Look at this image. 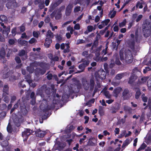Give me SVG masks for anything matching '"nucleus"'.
I'll return each instance as SVG.
<instances>
[{"instance_id": "32", "label": "nucleus", "mask_w": 151, "mask_h": 151, "mask_svg": "<svg viewBox=\"0 0 151 151\" xmlns=\"http://www.w3.org/2000/svg\"><path fill=\"white\" fill-rule=\"evenodd\" d=\"M46 36L47 37H48L52 39L54 37L53 33L51 31V30H48L47 34Z\"/></svg>"}, {"instance_id": "29", "label": "nucleus", "mask_w": 151, "mask_h": 151, "mask_svg": "<svg viewBox=\"0 0 151 151\" xmlns=\"http://www.w3.org/2000/svg\"><path fill=\"white\" fill-rule=\"evenodd\" d=\"M57 6L58 5L55 2L53 4H52L50 6L49 11L50 12H52Z\"/></svg>"}, {"instance_id": "13", "label": "nucleus", "mask_w": 151, "mask_h": 151, "mask_svg": "<svg viewBox=\"0 0 151 151\" xmlns=\"http://www.w3.org/2000/svg\"><path fill=\"white\" fill-rule=\"evenodd\" d=\"M18 55L20 57L24 56V57L22 58V59L23 60H26L28 57L27 52H26L25 50L23 49L19 52Z\"/></svg>"}, {"instance_id": "28", "label": "nucleus", "mask_w": 151, "mask_h": 151, "mask_svg": "<svg viewBox=\"0 0 151 151\" xmlns=\"http://www.w3.org/2000/svg\"><path fill=\"white\" fill-rule=\"evenodd\" d=\"M98 111L99 114L101 116H102L104 115V108L102 106H99Z\"/></svg>"}, {"instance_id": "2", "label": "nucleus", "mask_w": 151, "mask_h": 151, "mask_svg": "<svg viewBox=\"0 0 151 151\" xmlns=\"http://www.w3.org/2000/svg\"><path fill=\"white\" fill-rule=\"evenodd\" d=\"M55 104L53 102L50 105H47L46 107L43 109V111L44 114L42 115V119H46L49 116V110L53 109L55 107Z\"/></svg>"}, {"instance_id": "17", "label": "nucleus", "mask_w": 151, "mask_h": 151, "mask_svg": "<svg viewBox=\"0 0 151 151\" xmlns=\"http://www.w3.org/2000/svg\"><path fill=\"white\" fill-rule=\"evenodd\" d=\"M46 72V70L45 69H42L39 68L36 69L35 74L36 75H38L40 74L43 75Z\"/></svg>"}, {"instance_id": "23", "label": "nucleus", "mask_w": 151, "mask_h": 151, "mask_svg": "<svg viewBox=\"0 0 151 151\" xmlns=\"http://www.w3.org/2000/svg\"><path fill=\"white\" fill-rule=\"evenodd\" d=\"M4 29L2 30V32L3 35H5L6 36H7L10 31V27L9 26Z\"/></svg>"}, {"instance_id": "39", "label": "nucleus", "mask_w": 151, "mask_h": 151, "mask_svg": "<svg viewBox=\"0 0 151 151\" xmlns=\"http://www.w3.org/2000/svg\"><path fill=\"white\" fill-rule=\"evenodd\" d=\"M127 45L131 50H132V40L131 39L127 41Z\"/></svg>"}, {"instance_id": "18", "label": "nucleus", "mask_w": 151, "mask_h": 151, "mask_svg": "<svg viewBox=\"0 0 151 151\" xmlns=\"http://www.w3.org/2000/svg\"><path fill=\"white\" fill-rule=\"evenodd\" d=\"M52 39L48 37L46 38L45 40V42L44 44L45 46L47 48L49 47L50 45V44L52 43Z\"/></svg>"}, {"instance_id": "47", "label": "nucleus", "mask_w": 151, "mask_h": 151, "mask_svg": "<svg viewBox=\"0 0 151 151\" xmlns=\"http://www.w3.org/2000/svg\"><path fill=\"white\" fill-rule=\"evenodd\" d=\"M119 56L120 59L122 61L124 60V53L121 50L119 52Z\"/></svg>"}, {"instance_id": "35", "label": "nucleus", "mask_w": 151, "mask_h": 151, "mask_svg": "<svg viewBox=\"0 0 151 151\" xmlns=\"http://www.w3.org/2000/svg\"><path fill=\"white\" fill-rule=\"evenodd\" d=\"M124 109L126 112L129 113H130L132 112V109L129 107L127 106H124Z\"/></svg>"}, {"instance_id": "53", "label": "nucleus", "mask_w": 151, "mask_h": 151, "mask_svg": "<svg viewBox=\"0 0 151 151\" xmlns=\"http://www.w3.org/2000/svg\"><path fill=\"white\" fill-rule=\"evenodd\" d=\"M15 60L18 64L20 63L21 62V60L20 58L18 56L16 57L15 58Z\"/></svg>"}, {"instance_id": "58", "label": "nucleus", "mask_w": 151, "mask_h": 151, "mask_svg": "<svg viewBox=\"0 0 151 151\" xmlns=\"http://www.w3.org/2000/svg\"><path fill=\"white\" fill-rule=\"evenodd\" d=\"M65 8V7L64 5L62 6L57 10V11L61 13L62 11L64 10Z\"/></svg>"}, {"instance_id": "50", "label": "nucleus", "mask_w": 151, "mask_h": 151, "mask_svg": "<svg viewBox=\"0 0 151 151\" xmlns=\"http://www.w3.org/2000/svg\"><path fill=\"white\" fill-rule=\"evenodd\" d=\"M110 20L109 19H107L103 21L101 23L104 24L105 26L107 25L109 22Z\"/></svg>"}, {"instance_id": "1", "label": "nucleus", "mask_w": 151, "mask_h": 151, "mask_svg": "<svg viewBox=\"0 0 151 151\" xmlns=\"http://www.w3.org/2000/svg\"><path fill=\"white\" fill-rule=\"evenodd\" d=\"M82 82L83 88L85 90L88 91L89 88L90 91H93L95 84L93 79H91L89 81L85 78H83Z\"/></svg>"}, {"instance_id": "24", "label": "nucleus", "mask_w": 151, "mask_h": 151, "mask_svg": "<svg viewBox=\"0 0 151 151\" xmlns=\"http://www.w3.org/2000/svg\"><path fill=\"white\" fill-rule=\"evenodd\" d=\"M133 90L136 93L140 92L139 88V86H138L136 84V83H133Z\"/></svg>"}, {"instance_id": "54", "label": "nucleus", "mask_w": 151, "mask_h": 151, "mask_svg": "<svg viewBox=\"0 0 151 151\" xmlns=\"http://www.w3.org/2000/svg\"><path fill=\"white\" fill-rule=\"evenodd\" d=\"M17 28L16 27H14L12 29L11 32L13 35L14 36L16 34Z\"/></svg>"}, {"instance_id": "11", "label": "nucleus", "mask_w": 151, "mask_h": 151, "mask_svg": "<svg viewBox=\"0 0 151 151\" xmlns=\"http://www.w3.org/2000/svg\"><path fill=\"white\" fill-rule=\"evenodd\" d=\"M36 136L38 137H43L46 134V132L45 131L41 130L40 129H37L35 133Z\"/></svg>"}, {"instance_id": "57", "label": "nucleus", "mask_w": 151, "mask_h": 151, "mask_svg": "<svg viewBox=\"0 0 151 151\" xmlns=\"http://www.w3.org/2000/svg\"><path fill=\"white\" fill-rule=\"evenodd\" d=\"M56 38L58 42L60 41L62 39V36L60 35H57L56 36Z\"/></svg>"}, {"instance_id": "42", "label": "nucleus", "mask_w": 151, "mask_h": 151, "mask_svg": "<svg viewBox=\"0 0 151 151\" xmlns=\"http://www.w3.org/2000/svg\"><path fill=\"white\" fill-rule=\"evenodd\" d=\"M0 19L3 22H5L7 21V17L4 15H1L0 16Z\"/></svg>"}, {"instance_id": "46", "label": "nucleus", "mask_w": 151, "mask_h": 151, "mask_svg": "<svg viewBox=\"0 0 151 151\" xmlns=\"http://www.w3.org/2000/svg\"><path fill=\"white\" fill-rule=\"evenodd\" d=\"M7 95L3 96L2 95L3 97H4L3 99L4 101L6 103H8L9 101V97Z\"/></svg>"}, {"instance_id": "26", "label": "nucleus", "mask_w": 151, "mask_h": 151, "mask_svg": "<svg viewBox=\"0 0 151 151\" xmlns=\"http://www.w3.org/2000/svg\"><path fill=\"white\" fill-rule=\"evenodd\" d=\"M150 23L149 21L147 20L143 22L142 25L143 29H145L147 28H149L150 27Z\"/></svg>"}, {"instance_id": "19", "label": "nucleus", "mask_w": 151, "mask_h": 151, "mask_svg": "<svg viewBox=\"0 0 151 151\" xmlns=\"http://www.w3.org/2000/svg\"><path fill=\"white\" fill-rule=\"evenodd\" d=\"M121 88L119 87L115 88L113 91L114 96L117 98L118 96V94L121 92Z\"/></svg>"}, {"instance_id": "56", "label": "nucleus", "mask_w": 151, "mask_h": 151, "mask_svg": "<svg viewBox=\"0 0 151 151\" xmlns=\"http://www.w3.org/2000/svg\"><path fill=\"white\" fill-rule=\"evenodd\" d=\"M88 145L89 146H96L95 143L93 142L91 140H89L88 142Z\"/></svg>"}, {"instance_id": "33", "label": "nucleus", "mask_w": 151, "mask_h": 151, "mask_svg": "<svg viewBox=\"0 0 151 151\" xmlns=\"http://www.w3.org/2000/svg\"><path fill=\"white\" fill-rule=\"evenodd\" d=\"M19 43L22 46H26L28 44V42L24 40H20L19 41Z\"/></svg>"}, {"instance_id": "60", "label": "nucleus", "mask_w": 151, "mask_h": 151, "mask_svg": "<svg viewBox=\"0 0 151 151\" xmlns=\"http://www.w3.org/2000/svg\"><path fill=\"white\" fill-rule=\"evenodd\" d=\"M87 29L88 32H91L93 29V27L92 26L89 25L88 26Z\"/></svg>"}, {"instance_id": "64", "label": "nucleus", "mask_w": 151, "mask_h": 151, "mask_svg": "<svg viewBox=\"0 0 151 151\" xmlns=\"http://www.w3.org/2000/svg\"><path fill=\"white\" fill-rule=\"evenodd\" d=\"M74 28L75 29L79 30L80 29V26L79 24H76L74 27Z\"/></svg>"}, {"instance_id": "21", "label": "nucleus", "mask_w": 151, "mask_h": 151, "mask_svg": "<svg viewBox=\"0 0 151 151\" xmlns=\"http://www.w3.org/2000/svg\"><path fill=\"white\" fill-rule=\"evenodd\" d=\"M8 71V69L6 68H4L3 70V77L4 78H8L10 76L11 72L9 71H7L6 73L4 72L5 71Z\"/></svg>"}, {"instance_id": "63", "label": "nucleus", "mask_w": 151, "mask_h": 151, "mask_svg": "<svg viewBox=\"0 0 151 151\" xmlns=\"http://www.w3.org/2000/svg\"><path fill=\"white\" fill-rule=\"evenodd\" d=\"M81 7L79 6H76L74 9V11L75 12H78L80 10Z\"/></svg>"}, {"instance_id": "9", "label": "nucleus", "mask_w": 151, "mask_h": 151, "mask_svg": "<svg viewBox=\"0 0 151 151\" xmlns=\"http://www.w3.org/2000/svg\"><path fill=\"white\" fill-rule=\"evenodd\" d=\"M17 3L15 0H11L6 3V6L8 9H10L17 7Z\"/></svg>"}, {"instance_id": "16", "label": "nucleus", "mask_w": 151, "mask_h": 151, "mask_svg": "<svg viewBox=\"0 0 151 151\" xmlns=\"http://www.w3.org/2000/svg\"><path fill=\"white\" fill-rule=\"evenodd\" d=\"M122 96L124 99H127L130 97L129 94V91L127 89H125L122 93Z\"/></svg>"}, {"instance_id": "37", "label": "nucleus", "mask_w": 151, "mask_h": 151, "mask_svg": "<svg viewBox=\"0 0 151 151\" xmlns=\"http://www.w3.org/2000/svg\"><path fill=\"white\" fill-rule=\"evenodd\" d=\"M126 130H123L121 132V134L119 135L118 138H119L123 137L124 136L125 137L126 134Z\"/></svg>"}, {"instance_id": "14", "label": "nucleus", "mask_w": 151, "mask_h": 151, "mask_svg": "<svg viewBox=\"0 0 151 151\" xmlns=\"http://www.w3.org/2000/svg\"><path fill=\"white\" fill-rule=\"evenodd\" d=\"M47 85L46 84H43L40 88L37 89V94L40 96L42 95L44 92L45 89L46 88Z\"/></svg>"}, {"instance_id": "45", "label": "nucleus", "mask_w": 151, "mask_h": 151, "mask_svg": "<svg viewBox=\"0 0 151 151\" xmlns=\"http://www.w3.org/2000/svg\"><path fill=\"white\" fill-rule=\"evenodd\" d=\"M142 4V3L138 1L137 3L136 6L137 8L138 7L139 9H142L143 8Z\"/></svg>"}, {"instance_id": "61", "label": "nucleus", "mask_w": 151, "mask_h": 151, "mask_svg": "<svg viewBox=\"0 0 151 151\" xmlns=\"http://www.w3.org/2000/svg\"><path fill=\"white\" fill-rule=\"evenodd\" d=\"M143 17V16L142 14L139 15L138 16H137V18H136L135 21L136 22H139V21L141 20Z\"/></svg>"}, {"instance_id": "15", "label": "nucleus", "mask_w": 151, "mask_h": 151, "mask_svg": "<svg viewBox=\"0 0 151 151\" xmlns=\"http://www.w3.org/2000/svg\"><path fill=\"white\" fill-rule=\"evenodd\" d=\"M147 79V77H143L141 79H138L137 82L135 83H136V84L138 86H139L145 83Z\"/></svg>"}, {"instance_id": "25", "label": "nucleus", "mask_w": 151, "mask_h": 151, "mask_svg": "<svg viewBox=\"0 0 151 151\" xmlns=\"http://www.w3.org/2000/svg\"><path fill=\"white\" fill-rule=\"evenodd\" d=\"M118 109H119L116 106H111L110 109V111L111 113L113 114H115L116 112Z\"/></svg>"}, {"instance_id": "3", "label": "nucleus", "mask_w": 151, "mask_h": 151, "mask_svg": "<svg viewBox=\"0 0 151 151\" xmlns=\"http://www.w3.org/2000/svg\"><path fill=\"white\" fill-rule=\"evenodd\" d=\"M142 74L141 72V69L135 67L133 69V82L136 80L138 77L141 76Z\"/></svg>"}, {"instance_id": "12", "label": "nucleus", "mask_w": 151, "mask_h": 151, "mask_svg": "<svg viewBox=\"0 0 151 151\" xmlns=\"http://www.w3.org/2000/svg\"><path fill=\"white\" fill-rule=\"evenodd\" d=\"M89 63V61H84L82 63L79 65L78 68L81 69L82 71H83L84 70L85 67L88 65Z\"/></svg>"}, {"instance_id": "20", "label": "nucleus", "mask_w": 151, "mask_h": 151, "mask_svg": "<svg viewBox=\"0 0 151 151\" xmlns=\"http://www.w3.org/2000/svg\"><path fill=\"white\" fill-rule=\"evenodd\" d=\"M150 32L149 28H147L145 29H142V32L144 37H148L150 36Z\"/></svg>"}, {"instance_id": "27", "label": "nucleus", "mask_w": 151, "mask_h": 151, "mask_svg": "<svg viewBox=\"0 0 151 151\" xmlns=\"http://www.w3.org/2000/svg\"><path fill=\"white\" fill-rule=\"evenodd\" d=\"M127 74V73H122L117 74L116 76V78L117 80H120Z\"/></svg>"}, {"instance_id": "38", "label": "nucleus", "mask_w": 151, "mask_h": 151, "mask_svg": "<svg viewBox=\"0 0 151 151\" xmlns=\"http://www.w3.org/2000/svg\"><path fill=\"white\" fill-rule=\"evenodd\" d=\"M126 23V19H124L122 22L119 23V26L120 27H123L125 25Z\"/></svg>"}, {"instance_id": "6", "label": "nucleus", "mask_w": 151, "mask_h": 151, "mask_svg": "<svg viewBox=\"0 0 151 151\" xmlns=\"http://www.w3.org/2000/svg\"><path fill=\"white\" fill-rule=\"evenodd\" d=\"M106 73L103 69L99 70L97 73H96L95 77L99 79H104L106 78Z\"/></svg>"}, {"instance_id": "59", "label": "nucleus", "mask_w": 151, "mask_h": 151, "mask_svg": "<svg viewBox=\"0 0 151 151\" xmlns=\"http://www.w3.org/2000/svg\"><path fill=\"white\" fill-rule=\"evenodd\" d=\"M141 94V92H138L136 93L135 97L136 99H138L139 97L140 96Z\"/></svg>"}, {"instance_id": "31", "label": "nucleus", "mask_w": 151, "mask_h": 151, "mask_svg": "<svg viewBox=\"0 0 151 151\" xmlns=\"http://www.w3.org/2000/svg\"><path fill=\"white\" fill-rule=\"evenodd\" d=\"M44 92L47 95H50L52 93V90L51 88L47 87L45 89Z\"/></svg>"}, {"instance_id": "44", "label": "nucleus", "mask_w": 151, "mask_h": 151, "mask_svg": "<svg viewBox=\"0 0 151 151\" xmlns=\"http://www.w3.org/2000/svg\"><path fill=\"white\" fill-rule=\"evenodd\" d=\"M37 40L35 38L32 37L29 41V43L30 44H32L34 43H36Z\"/></svg>"}, {"instance_id": "7", "label": "nucleus", "mask_w": 151, "mask_h": 151, "mask_svg": "<svg viewBox=\"0 0 151 151\" xmlns=\"http://www.w3.org/2000/svg\"><path fill=\"white\" fill-rule=\"evenodd\" d=\"M20 111L22 115L24 116L27 115L28 111L26 108V104L23 101L20 102Z\"/></svg>"}, {"instance_id": "62", "label": "nucleus", "mask_w": 151, "mask_h": 151, "mask_svg": "<svg viewBox=\"0 0 151 151\" xmlns=\"http://www.w3.org/2000/svg\"><path fill=\"white\" fill-rule=\"evenodd\" d=\"M98 44L99 41L94 40L92 45V47H96L98 46Z\"/></svg>"}, {"instance_id": "30", "label": "nucleus", "mask_w": 151, "mask_h": 151, "mask_svg": "<svg viewBox=\"0 0 151 151\" xmlns=\"http://www.w3.org/2000/svg\"><path fill=\"white\" fill-rule=\"evenodd\" d=\"M5 52L4 49L2 48L1 49L0 51V56L2 58H4L5 56Z\"/></svg>"}, {"instance_id": "41", "label": "nucleus", "mask_w": 151, "mask_h": 151, "mask_svg": "<svg viewBox=\"0 0 151 151\" xmlns=\"http://www.w3.org/2000/svg\"><path fill=\"white\" fill-rule=\"evenodd\" d=\"M57 14H56L55 16V18L56 19V20H59L61 18L62 14L61 13L59 12L58 11H57Z\"/></svg>"}, {"instance_id": "5", "label": "nucleus", "mask_w": 151, "mask_h": 151, "mask_svg": "<svg viewBox=\"0 0 151 151\" xmlns=\"http://www.w3.org/2000/svg\"><path fill=\"white\" fill-rule=\"evenodd\" d=\"M34 131L29 129H26L22 132V136L24 138V141H27L29 136L33 133Z\"/></svg>"}, {"instance_id": "4", "label": "nucleus", "mask_w": 151, "mask_h": 151, "mask_svg": "<svg viewBox=\"0 0 151 151\" xmlns=\"http://www.w3.org/2000/svg\"><path fill=\"white\" fill-rule=\"evenodd\" d=\"M125 60L128 63L132 62V53L131 51L129 49H127L125 51Z\"/></svg>"}, {"instance_id": "8", "label": "nucleus", "mask_w": 151, "mask_h": 151, "mask_svg": "<svg viewBox=\"0 0 151 151\" xmlns=\"http://www.w3.org/2000/svg\"><path fill=\"white\" fill-rule=\"evenodd\" d=\"M73 81L74 82V86H76L77 88H75L74 91L76 93L78 92L80 89L81 88V83L79 80H77L76 78H74L73 79Z\"/></svg>"}, {"instance_id": "55", "label": "nucleus", "mask_w": 151, "mask_h": 151, "mask_svg": "<svg viewBox=\"0 0 151 151\" xmlns=\"http://www.w3.org/2000/svg\"><path fill=\"white\" fill-rule=\"evenodd\" d=\"M20 100H18L16 104H15L14 106L13 107L15 109H17L18 107V104L20 105Z\"/></svg>"}, {"instance_id": "36", "label": "nucleus", "mask_w": 151, "mask_h": 151, "mask_svg": "<svg viewBox=\"0 0 151 151\" xmlns=\"http://www.w3.org/2000/svg\"><path fill=\"white\" fill-rule=\"evenodd\" d=\"M1 146L3 147H6L9 145V142L7 140H4L2 142L1 144Z\"/></svg>"}, {"instance_id": "49", "label": "nucleus", "mask_w": 151, "mask_h": 151, "mask_svg": "<svg viewBox=\"0 0 151 151\" xmlns=\"http://www.w3.org/2000/svg\"><path fill=\"white\" fill-rule=\"evenodd\" d=\"M151 70V68H150L149 66H147L146 67L145 69L143 70V72L144 73H146L148 72V71H149Z\"/></svg>"}, {"instance_id": "48", "label": "nucleus", "mask_w": 151, "mask_h": 151, "mask_svg": "<svg viewBox=\"0 0 151 151\" xmlns=\"http://www.w3.org/2000/svg\"><path fill=\"white\" fill-rule=\"evenodd\" d=\"M19 29L20 32H23L25 31V27L24 24H22L20 27Z\"/></svg>"}, {"instance_id": "40", "label": "nucleus", "mask_w": 151, "mask_h": 151, "mask_svg": "<svg viewBox=\"0 0 151 151\" xmlns=\"http://www.w3.org/2000/svg\"><path fill=\"white\" fill-rule=\"evenodd\" d=\"M146 145L144 143H143L141 145L137 151H139L142 150H144L147 147Z\"/></svg>"}, {"instance_id": "52", "label": "nucleus", "mask_w": 151, "mask_h": 151, "mask_svg": "<svg viewBox=\"0 0 151 151\" xmlns=\"http://www.w3.org/2000/svg\"><path fill=\"white\" fill-rule=\"evenodd\" d=\"M85 41L83 39H79L77 40L76 44L79 45L81 44H83L84 43Z\"/></svg>"}, {"instance_id": "10", "label": "nucleus", "mask_w": 151, "mask_h": 151, "mask_svg": "<svg viewBox=\"0 0 151 151\" xmlns=\"http://www.w3.org/2000/svg\"><path fill=\"white\" fill-rule=\"evenodd\" d=\"M73 6L72 4H69L66 7L65 9V14L66 16H69L72 12Z\"/></svg>"}, {"instance_id": "51", "label": "nucleus", "mask_w": 151, "mask_h": 151, "mask_svg": "<svg viewBox=\"0 0 151 151\" xmlns=\"http://www.w3.org/2000/svg\"><path fill=\"white\" fill-rule=\"evenodd\" d=\"M57 12V10H55L53 11L50 15V18L52 19L53 18V17L55 16Z\"/></svg>"}, {"instance_id": "43", "label": "nucleus", "mask_w": 151, "mask_h": 151, "mask_svg": "<svg viewBox=\"0 0 151 151\" xmlns=\"http://www.w3.org/2000/svg\"><path fill=\"white\" fill-rule=\"evenodd\" d=\"M50 72V71L48 72L46 74V75H47L46 77L47 79L49 80H51L52 79V78L53 77V75L52 73H49Z\"/></svg>"}, {"instance_id": "34", "label": "nucleus", "mask_w": 151, "mask_h": 151, "mask_svg": "<svg viewBox=\"0 0 151 151\" xmlns=\"http://www.w3.org/2000/svg\"><path fill=\"white\" fill-rule=\"evenodd\" d=\"M104 94L106 97L108 99H110L111 97V95L109 93V92L108 91L106 90L104 91Z\"/></svg>"}, {"instance_id": "22", "label": "nucleus", "mask_w": 151, "mask_h": 151, "mask_svg": "<svg viewBox=\"0 0 151 151\" xmlns=\"http://www.w3.org/2000/svg\"><path fill=\"white\" fill-rule=\"evenodd\" d=\"M9 87L8 85H6L4 86L3 90V96L8 95L9 94Z\"/></svg>"}]
</instances>
